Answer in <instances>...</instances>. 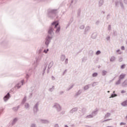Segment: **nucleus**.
Wrapping results in <instances>:
<instances>
[{
    "label": "nucleus",
    "instance_id": "37",
    "mask_svg": "<svg viewBox=\"0 0 127 127\" xmlns=\"http://www.w3.org/2000/svg\"><path fill=\"white\" fill-rule=\"evenodd\" d=\"M25 102H26V97H24L22 101V104H24V103H25Z\"/></svg>",
    "mask_w": 127,
    "mask_h": 127
},
{
    "label": "nucleus",
    "instance_id": "8",
    "mask_svg": "<svg viewBox=\"0 0 127 127\" xmlns=\"http://www.w3.org/2000/svg\"><path fill=\"white\" fill-rule=\"evenodd\" d=\"M48 33L50 36H52V37H53V35H54V32L53 31V27H52V26H51L49 27Z\"/></svg>",
    "mask_w": 127,
    "mask_h": 127
},
{
    "label": "nucleus",
    "instance_id": "30",
    "mask_svg": "<svg viewBox=\"0 0 127 127\" xmlns=\"http://www.w3.org/2000/svg\"><path fill=\"white\" fill-rule=\"evenodd\" d=\"M90 26H87L86 28H85V31H84V32L85 33H87V32H88V31H89V30H90Z\"/></svg>",
    "mask_w": 127,
    "mask_h": 127
},
{
    "label": "nucleus",
    "instance_id": "9",
    "mask_svg": "<svg viewBox=\"0 0 127 127\" xmlns=\"http://www.w3.org/2000/svg\"><path fill=\"white\" fill-rule=\"evenodd\" d=\"M9 98H10V94H9V93H8L3 98L4 102H7L9 99Z\"/></svg>",
    "mask_w": 127,
    "mask_h": 127
},
{
    "label": "nucleus",
    "instance_id": "27",
    "mask_svg": "<svg viewBox=\"0 0 127 127\" xmlns=\"http://www.w3.org/2000/svg\"><path fill=\"white\" fill-rule=\"evenodd\" d=\"M107 74H108V71H107V70H102V76H106Z\"/></svg>",
    "mask_w": 127,
    "mask_h": 127
},
{
    "label": "nucleus",
    "instance_id": "48",
    "mask_svg": "<svg viewBox=\"0 0 127 127\" xmlns=\"http://www.w3.org/2000/svg\"><path fill=\"white\" fill-rule=\"evenodd\" d=\"M65 64H68V59H66L64 62Z\"/></svg>",
    "mask_w": 127,
    "mask_h": 127
},
{
    "label": "nucleus",
    "instance_id": "12",
    "mask_svg": "<svg viewBox=\"0 0 127 127\" xmlns=\"http://www.w3.org/2000/svg\"><path fill=\"white\" fill-rule=\"evenodd\" d=\"M78 110H79V108L78 107H74L70 110L69 113L74 114V113H76V112H78Z\"/></svg>",
    "mask_w": 127,
    "mask_h": 127
},
{
    "label": "nucleus",
    "instance_id": "58",
    "mask_svg": "<svg viewBox=\"0 0 127 127\" xmlns=\"http://www.w3.org/2000/svg\"><path fill=\"white\" fill-rule=\"evenodd\" d=\"M110 16H111V14H108L107 17V19H109V18H110Z\"/></svg>",
    "mask_w": 127,
    "mask_h": 127
},
{
    "label": "nucleus",
    "instance_id": "60",
    "mask_svg": "<svg viewBox=\"0 0 127 127\" xmlns=\"http://www.w3.org/2000/svg\"><path fill=\"white\" fill-rule=\"evenodd\" d=\"M122 61H123V58H120L119 62H122Z\"/></svg>",
    "mask_w": 127,
    "mask_h": 127
},
{
    "label": "nucleus",
    "instance_id": "10",
    "mask_svg": "<svg viewBox=\"0 0 127 127\" xmlns=\"http://www.w3.org/2000/svg\"><path fill=\"white\" fill-rule=\"evenodd\" d=\"M31 72H32V69L30 68L29 69L28 72L26 73V79L27 80H28L30 76H31Z\"/></svg>",
    "mask_w": 127,
    "mask_h": 127
},
{
    "label": "nucleus",
    "instance_id": "4",
    "mask_svg": "<svg viewBox=\"0 0 127 127\" xmlns=\"http://www.w3.org/2000/svg\"><path fill=\"white\" fill-rule=\"evenodd\" d=\"M125 77H126V74H122L119 76V79L116 82V85H120L121 84V82H122V80L125 79Z\"/></svg>",
    "mask_w": 127,
    "mask_h": 127
},
{
    "label": "nucleus",
    "instance_id": "18",
    "mask_svg": "<svg viewBox=\"0 0 127 127\" xmlns=\"http://www.w3.org/2000/svg\"><path fill=\"white\" fill-rule=\"evenodd\" d=\"M61 29V27L59 26L57 28V30H56V34H59V32H60V30Z\"/></svg>",
    "mask_w": 127,
    "mask_h": 127
},
{
    "label": "nucleus",
    "instance_id": "36",
    "mask_svg": "<svg viewBox=\"0 0 127 127\" xmlns=\"http://www.w3.org/2000/svg\"><path fill=\"white\" fill-rule=\"evenodd\" d=\"M89 55H90V56H93L94 54V51H93L92 50H90L89 52Z\"/></svg>",
    "mask_w": 127,
    "mask_h": 127
},
{
    "label": "nucleus",
    "instance_id": "51",
    "mask_svg": "<svg viewBox=\"0 0 127 127\" xmlns=\"http://www.w3.org/2000/svg\"><path fill=\"white\" fill-rule=\"evenodd\" d=\"M99 23H100V21L97 20V21H96L95 24H96V25H99Z\"/></svg>",
    "mask_w": 127,
    "mask_h": 127
},
{
    "label": "nucleus",
    "instance_id": "25",
    "mask_svg": "<svg viewBox=\"0 0 127 127\" xmlns=\"http://www.w3.org/2000/svg\"><path fill=\"white\" fill-rule=\"evenodd\" d=\"M122 86L124 87H127V79L125 80L122 83Z\"/></svg>",
    "mask_w": 127,
    "mask_h": 127
},
{
    "label": "nucleus",
    "instance_id": "55",
    "mask_svg": "<svg viewBox=\"0 0 127 127\" xmlns=\"http://www.w3.org/2000/svg\"><path fill=\"white\" fill-rule=\"evenodd\" d=\"M59 25V23H57L55 25V28H57V26Z\"/></svg>",
    "mask_w": 127,
    "mask_h": 127
},
{
    "label": "nucleus",
    "instance_id": "49",
    "mask_svg": "<svg viewBox=\"0 0 127 127\" xmlns=\"http://www.w3.org/2000/svg\"><path fill=\"white\" fill-rule=\"evenodd\" d=\"M112 119H107V120H105L103 121L102 122V123H104L105 122H109V121H111Z\"/></svg>",
    "mask_w": 127,
    "mask_h": 127
},
{
    "label": "nucleus",
    "instance_id": "53",
    "mask_svg": "<svg viewBox=\"0 0 127 127\" xmlns=\"http://www.w3.org/2000/svg\"><path fill=\"white\" fill-rule=\"evenodd\" d=\"M64 94V91H60L59 92V95H63Z\"/></svg>",
    "mask_w": 127,
    "mask_h": 127
},
{
    "label": "nucleus",
    "instance_id": "44",
    "mask_svg": "<svg viewBox=\"0 0 127 127\" xmlns=\"http://www.w3.org/2000/svg\"><path fill=\"white\" fill-rule=\"evenodd\" d=\"M101 53V51L98 50L96 52V55H100V54Z\"/></svg>",
    "mask_w": 127,
    "mask_h": 127
},
{
    "label": "nucleus",
    "instance_id": "64",
    "mask_svg": "<svg viewBox=\"0 0 127 127\" xmlns=\"http://www.w3.org/2000/svg\"><path fill=\"white\" fill-rule=\"evenodd\" d=\"M52 80H55V77H54V76H52Z\"/></svg>",
    "mask_w": 127,
    "mask_h": 127
},
{
    "label": "nucleus",
    "instance_id": "1",
    "mask_svg": "<svg viewBox=\"0 0 127 127\" xmlns=\"http://www.w3.org/2000/svg\"><path fill=\"white\" fill-rule=\"evenodd\" d=\"M56 13H57V9H49L48 10L47 15L49 17H53V15L56 14Z\"/></svg>",
    "mask_w": 127,
    "mask_h": 127
},
{
    "label": "nucleus",
    "instance_id": "56",
    "mask_svg": "<svg viewBox=\"0 0 127 127\" xmlns=\"http://www.w3.org/2000/svg\"><path fill=\"white\" fill-rule=\"evenodd\" d=\"M110 39H111V37L108 36V37H106L107 40H110Z\"/></svg>",
    "mask_w": 127,
    "mask_h": 127
},
{
    "label": "nucleus",
    "instance_id": "29",
    "mask_svg": "<svg viewBox=\"0 0 127 127\" xmlns=\"http://www.w3.org/2000/svg\"><path fill=\"white\" fill-rule=\"evenodd\" d=\"M97 112H98V110H95L92 112V113H91V115L93 116V117H95V116H96V115L98 114Z\"/></svg>",
    "mask_w": 127,
    "mask_h": 127
},
{
    "label": "nucleus",
    "instance_id": "26",
    "mask_svg": "<svg viewBox=\"0 0 127 127\" xmlns=\"http://www.w3.org/2000/svg\"><path fill=\"white\" fill-rule=\"evenodd\" d=\"M54 64V63L53 62V61L51 62L48 65L49 69H51V67H52L53 66Z\"/></svg>",
    "mask_w": 127,
    "mask_h": 127
},
{
    "label": "nucleus",
    "instance_id": "45",
    "mask_svg": "<svg viewBox=\"0 0 127 127\" xmlns=\"http://www.w3.org/2000/svg\"><path fill=\"white\" fill-rule=\"evenodd\" d=\"M111 29H112V27H111V25H109L108 28V30H109V31H111Z\"/></svg>",
    "mask_w": 127,
    "mask_h": 127
},
{
    "label": "nucleus",
    "instance_id": "41",
    "mask_svg": "<svg viewBox=\"0 0 127 127\" xmlns=\"http://www.w3.org/2000/svg\"><path fill=\"white\" fill-rule=\"evenodd\" d=\"M79 28L80 29H84V28H85V25H81L79 26Z\"/></svg>",
    "mask_w": 127,
    "mask_h": 127
},
{
    "label": "nucleus",
    "instance_id": "32",
    "mask_svg": "<svg viewBox=\"0 0 127 127\" xmlns=\"http://www.w3.org/2000/svg\"><path fill=\"white\" fill-rule=\"evenodd\" d=\"M25 108L27 110V109L29 108V104L26 103L24 105Z\"/></svg>",
    "mask_w": 127,
    "mask_h": 127
},
{
    "label": "nucleus",
    "instance_id": "23",
    "mask_svg": "<svg viewBox=\"0 0 127 127\" xmlns=\"http://www.w3.org/2000/svg\"><path fill=\"white\" fill-rule=\"evenodd\" d=\"M96 37H97V33H92L91 35V38H92V39H95Z\"/></svg>",
    "mask_w": 127,
    "mask_h": 127
},
{
    "label": "nucleus",
    "instance_id": "6",
    "mask_svg": "<svg viewBox=\"0 0 127 127\" xmlns=\"http://www.w3.org/2000/svg\"><path fill=\"white\" fill-rule=\"evenodd\" d=\"M42 58V56L39 55L38 57L36 58V62H34V64L36 67H37L38 65L39 64V62H40Z\"/></svg>",
    "mask_w": 127,
    "mask_h": 127
},
{
    "label": "nucleus",
    "instance_id": "63",
    "mask_svg": "<svg viewBox=\"0 0 127 127\" xmlns=\"http://www.w3.org/2000/svg\"><path fill=\"white\" fill-rule=\"evenodd\" d=\"M121 49H122V50H125V46H122Z\"/></svg>",
    "mask_w": 127,
    "mask_h": 127
},
{
    "label": "nucleus",
    "instance_id": "20",
    "mask_svg": "<svg viewBox=\"0 0 127 127\" xmlns=\"http://www.w3.org/2000/svg\"><path fill=\"white\" fill-rule=\"evenodd\" d=\"M17 121H18V119L17 118H14L12 122V123H11L12 126H13L15 124V123L17 122Z\"/></svg>",
    "mask_w": 127,
    "mask_h": 127
},
{
    "label": "nucleus",
    "instance_id": "28",
    "mask_svg": "<svg viewBox=\"0 0 127 127\" xmlns=\"http://www.w3.org/2000/svg\"><path fill=\"white\" fill-rule=\"evenodd\" d=\"M111 117V113H107L105 115L104 118L107 119L108 118H110Z\"/></svg>",
    "mask_w": 127,
    "mask_h": 127
},
{
    "label": "nucleus",
    "instance_id": "14",
    "mask_svg": "<svg viewBox=\"0 0 127 127\" xmlns=\"http://www.w3.org/2000/svg\"><path fill=\"white\" fill-rule=\"evenodd\" d=\"M104 2L105 1H104V0H99L98 1V6H99V7H101V6H103V5H104Z\"/></svg>",
    "mask_w": 127,
    "mask_h": 127
},
{
    "label": "nucleus",
    "instance_id": "17",
    "mask_svg": "<svg viewBox=\"0 0 127 127\" xmlns=\"http://www.w3.org/2000/svg\"><path fill=\"white\" fill-rule=\"evenodd\" d=\"M90 86H91V84H87V85H85L83 87L84 91H87V90H89V89L90 88Z\"/></svg>",
    "mask_w": 127,
    "mask_h": 127
},
{
    "label": "nucleus",
    "instance_id": "33",
    "mask_svg": "<svg viewBox=\"0 0 127 127\" xmlns=\"http://www.w3.org/2000/svg\"><path fill=\"white\" fill-rule=\"evenodd\" d=\"M92 118H94L92 114L87 115L85 117V119H92Z\"/></svg>",
    "mask_w": 127,
    "mask_h": 127
},
{
    "label": "nucleus",
    "instance_id": "24",
    "mask_svg": "<svg viewBox=\"0 0 127 127\" xmlns=\"http://www.w3.org/2000/svg\"><path fill=\"white\" fill-rule=\"evenodd\" d=\"M115 92L114 91L113 93H112L111 94V96L109 97L110 99H111V98H115V97H117L118 96V95L117 94H115Z\"/></svg>",
    "mask_w": 127,
    "mask_h": 127
},
{
    "label": "nucleus",
    "instance_id": "61",
    "mask_svg": "<svg viewBox=\"0 0 127 127\" xmlns=\"http://www.w3.org/2000/svg\"><path fill=\"white\" fill-rule=\"evenodd\" d=\"M2 44H3L4 45H6V42L4 41V42H2Z\"/></svg>",
    "mask_w": 127,
    "mask_h": 127
},
{
    "label": "nucleus",
    "instance_id": "39",
    "mask_svg": "<svg viewBox=\"0 0 127 127\" xmlns=\"http://www.w3.org/2000/svg\"><path fill=\"white\" fill-rule=\"evenodd\" d=\"M98 76L97 72H94L92 74V77H97Z\"/></svg>",
    "mask_w": 127,
    "mask_h": 127
},
{
    "label": "nucleus",
    "instance_id": "7",
    "mask_svg": "<svg viewBox=\"0 0 127 127\" xmlns=\"http://www.w3.org/2000/svg\"><path fill=\"white\" fill-rule=\"evenodd\" d=\"M38 107H39V102H37L33 106V111L34 112V114H36L37 112H38Z\"/></svg>",
    "mask_w": 127,
    "mask_h": 127
},
{
    "label": "nucleus",
    "instance_id": "62",
    "mask_svg": "<svg viewBox=\"0 0 127 127\" xmlns=\"http://www.w3.org/2000/svg\"><path fill=\"white\" fill-rule=\"evenodd\" d=\"M124 2L125 4H127V0H124Z\"/></svg>",
    "mask_w": 127,
    "mask_h": 127
},
{
    "label": "nucleus",
    "instance_id": "35",
    "mask_svg": "<svg viewBox=\"0 0 127 127\" xmlns=\"http://www.w3.org/2000/svg\"><path fill=\"white\" fill-rule=\"evenodd\" d=\"M98 85V82H94L92 83V87H95Z\"/></svg>",
    "mask_w": 127,
    "mask_h": 127
},
{
    "label": "nucleus",
    "instance_id": "47",
    "mask_svg": "<svg viewBox=\"0 0 127 127\" xmlns=\"http://www.w3.org/2000/svg\"><path fill=\"white\" fill-rule=\"evenodd\" d=\"M126 123H124V122H121L120 123V126H126Z\"/></svg>",
    "mask_w": 127,
    "mask_h": 127
},
{
    "label": "nucleus",
    "instance_id": "3",
    "mask_svg": "<svg viewBox=\"0 0 127 127\" xmlns=\"http://www.w3.org/2000/svg\"><path fill=\"white\" fill-rule=\"evenodd\" d=\"M120 4L122 9H125V6H124V3H123L122 0L115 1V6L119 7Z\"/></svg>",
    "mask_w": 127,
    "mask_h": 127
},
{
    "label": "nucleus",
    "instance_id": "59",
    "mask_svg": "<svg viewBox=\"0 0 127 127\" xmlns=\"http://www.w3.org/2000/svg\"><path fill=\"white\" fill-rule=\"evenodd\" d=\"M54 127H60L59 126V125H58V124H55V125H54Z\"/></svg>",
    "mask_w": 127,
    "mask_h": 127
},
{
    "label": "nucleus",
    "instance_id": "5",
    "mask_svg": "<svg viewBox=\"0 0 127 127\" xmlns=\"http://www.w3.org/2000/svg\"><path fill=\"white\" fill-rule=\"evenodd\" d=\"M53 108H54V109H56L57 112H61V111H62V107H61L60 104L58 103H55L53 106Z\"/></svg>",
    "mask_w": 127,
    "mask_h": 127
},
{
    "label": "nucleus",
    "instance_id": "13",
    "mask_svg": "<svg viewBox=\"0 0 127 127\" xmlns=\"http://www.w3.org/2000/svg\"><path fill=\"white\" fill-rule=\"evenodd\" d=\"M40 122L42 124H49L50 123V121H49V120H43V119H40Z\"/></svg>",
    "mask_w": 127,
    "mask_h": 127
},
{
    "label": "nucleus",
    "instance_id": "43",
    "mask_svg": "<svg viewBox=\"0 0 127 127\" xmlns=\"http://www.w3.org/2000/svg\"><path fill=\"white\" fill-rule=\"evenodd\" d=\"M74 87V85H72L69 88L67 89V91H70Z\"/></svg>",
    "mask_w": 127,
    "mask_h": 127
},
{
    "label": "nucleus",
    "instance_id": "16",
    "mask_svg": "<svg viewBox=\"0 0 127 127\" xmlns=\"http://www.w3.org/2000/svg\"><path fill=\"white\" fill-rule=\"evenodd\" d=\"M42 67H44L43 69L42 76H44V73H45V70H46V68H47V64H45Z\"/></svg>",
    "mask_w": 127,
    "mask_h": 127
},
{
    "label": "nucleus",
    "instance_id": "54",
    "mask_svg": "<svg viewBox=\"0 0 127 127\" xmlns=\"http://www.w3.org/2000/svg\"><path fill=\"white\" fill-rule=\"evenodd\" d=\"M39 54H40V53H41V52H42V49H40L39 51H38Z\"/></svg>",
    "mask_w": 127,
    "mask_h": 127
},
{
    "label": "nucleus",
    "instance_id": "40",
    "mask_svg": "<svg viewBox=\"0 0 127 127\" xmlns=\"http://www.w3.org/2000/svg\"><path fill=\"white\" fill-rule=\"evenodd\" d=\"M30 127H37L35 123H33L31 125Z\"/></svg>",
    "mask_w": 127,
    "mask_h": 127
},
{
    "label": "nucleus",
    "instance_id": "2",
    "mask_svg": "<svg viewBox=\"0 0 127 127\" xmlns=\"http://www.w3.org/2000/svg\"><path fill=\"white\" fill-rule=\"evenodd\" d=\"M53 38V37L50 36V35H48L47 36L45 40V44L46 47H48V46H49V44L51 42V40H52Z\"/></svg>",
    "mask_w": 127,
    "mask_h": 127
},
{
    "label": "nucleus",
    "instance_id": "31",
    "mask_svg": "<svg viewBox=\"0 0 127 127\" xmlns=\"http://www.w3.org/2000/svg\"><path fill=\"white\" fill-rule=\"evenodd\" d=\"M116 60V57L114 56L111 57L110 58V62H114Z\"/></svg>",
    "mask_w": 127,
    "mask_h": 127
},
{
    "label": "nucleus",
    "instance_id": "22",
    "mask_svg": "<svg viewBox=\"0 0 127 127\" xmlns=\"http://www.w3.org/2000/svg\"><path fill=\"white\" fill-rule=\"evenodd\" d=\"M121 105L123 107H127V100L122 102Z\"/></svg>",
    "mask_w": 127,
    "mask_h": 127
},
{
    "label": "nucleus",
    "instance_id": "38",
    "mask_svg": "<svg viewBox=\"0 0 127 127\" xmlns=\"http://www.w3.org/2000/svg\"><path fill=\"white\" fill-rule=\"evenodd\" d=\"M54 86H52V88H51L49 89V92H53V90H54Z\"/></svg>",
    "mask_w": 127,
    "mask_h": 127
},
{
    "label": "nucleus",
    "instance_id": "15",
    "mask_svg": "<svg viewBox=\"0 0 127 127\" xmlns=\"http://www.w3.org/2000/svg\"><path fill=\"white\" fill-rule=\"evenodd\" d=\"M83 90L82 89H79L75 95V97H78V96H80V94H82Z\"/></svg>",
    "mask_w": 127,
    "mask_h": 127
},
{
    "label": "nucleus",
    "instance_id": "57",
    "mask_svg": "<svg viewBox=\"0 0 127 127\" xmlns=\"http://www.w3.org/2000/svg\"><path fill=\"white\" fill-rule=\"evenodd\" d=\"M57 22H53L52 23V25H55L56 24H57Z\"/></svg>",
    "mask_w": 127,
    "mask_h": 127
},
{
    "label": "nucleus",
    "instance_id": "46",
    "mask_svg": "<svg viewBox=\"0 0 127 127\" xmlns=\"http://www.w3.org/2000/svg\"><path fill=\"white\" fill-rule=\"evenodd\" d=\"M81 14V10H79L77 12V16H80Z\"/></svg>",
    "mask_w": 127,
    "mask_h": 127
},
{
    "label": "nucleus",
    "instance_id": "11",
    "mask_svg": "<svg viewBox=\"0 0 127 127\" xmlns=\"http://www.w3.org/2000/svg\"><path fill=\"white\" fill-rule=\"evenodd\" d=\"M24 81V80H21V82L18 83L17 85H15V88L16 89H19L21 88V85H23Z\"/></svg>",
    "mask_w": 127,
    "mask_h": 127
},
{
    "label": "nucleus",
    "instance_id": "50",
    "mask_svg": "<svg viewBox=\"0 0 127 127\" xmlns=\"http://www.w3.org/2000/svg\"><path fill=\"white\" fill-rule=\"evenodd\" d=\"M4 110V108H3V107H1L0 108V111H1V112H3Z\"/></svg>",
    "mask_w": 127,
    "mask_h": 127
},
{
    "label": "nucleus",
    "instance_id": "19",
    "mask_svg": "<svg viewBox=\"0 0 127 127\" xmlns=\"http://www.w3.org/2000/svg\"><path fill=\"white\" fill-rule=\"evenodd\" d=\"M20 108V105H18L17 107H13L12 108L13 111H14V112H17V111H18V109H19Z\"/></svg>",
    "mask_w": 127,
    "mask_h": 127
},
{
    "label": "nucleus",
    "instance_id": "42",
    "mask_svg": "<svg viewBox=\"0 0 127 127\" xmlns=\"http://www.w3.org/2000/svg\"><path fill=\"white\" fill-rule=\"evenodd\" d=\"M48 51H49V49H47V50L45 49L43 51L44 53H45L46 54H47V52H48Z\"/></svg>",
    "mask_w": 127,
    "mask_h": 127
},
{
    "label": "nucleus",
    "instance_id": "34",
    "mask_svg": "<svg viewBox=\"0 0 127 127\" xmlns=\"http://www.w3.org/2000/svg\"><path fill=\"white\" fill-rule=\"evenodd\" d=\"M73 21H74V18L73 17H71L70 19H69V24H71V23H72V22H73Z\"/></svg>",
    "mask_w": 127,
    "mask_h": 127
},
{
    "label": "nucleus",
    "instance_id": "21",
    "mask_svg": "<svg viewBox=\"0 0 127 127\" xmlns=\"http://www.w3.org/2000/svg\"><path fill=\"white\" fill-rule=\"evenodd\" d=\"M66 59V56L64 55H62L61 56V61L63 62Z\"/></svg>",
    "mask_w": 127,
    "mask_h": 127
},
{
    "label": "nucleus",
    "instance_id": "52",
    "mask_svg": "<svg viewBox=\"0 0 127 127\" xmlns=\"http://www.w3.org/2000/svg\"><path fill=\"white\" fill-rule=\"evenodd\" d=\"M125 66H126V65L125 64H123L121 65V69H125Z\"/></svg>",
    "mask_w": 127,
    "mask_h": 127
}]
</instances>
